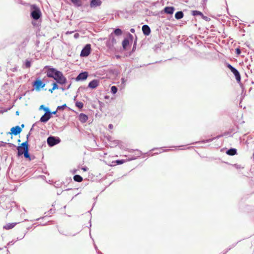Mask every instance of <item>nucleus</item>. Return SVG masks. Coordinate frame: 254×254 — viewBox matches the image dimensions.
Returning <instances> with one entry per match:
<instances>
[{"instance_id": "obj_24", "label": "nucleus", "mask_w": 254, "mask_h": 254, "mask_svg": "<svg viewBox=\"0 0 254 254\" xmlns=\"http://www.w3.org/2000/svg\"><path fill=\"white\" fill-rule=\"evenodd\" d=\"M71 2L77 6H80L81 5L80 0H71Z\"/></svg>"}, {"instance_id": "obj_33", "label": "nucleus", "mask_w": 254, "mask_h": 254, "mask_svg": "<svg viewBox=\"0 0 254 254\" xmlns=\"http://www.w3.org/2000/svg\"><path fill=\"white\" fill-rule=\"evenodd\" d=\"M114 127H113V125L112 124H110L109 125V128L111 129H112Z\"/></svg>"}, {"instance_id": "obj_35", "label": "nucleus", "mask_w": 254, "mask_h": 254, "mask_svg": "<svg viewBox=\"0 0 254 254\" xmlns=\"http://www.w3.org/2000/svg\"><path fill=\"white\" fill-rule=\"evenodd\" d=\"M44 108H46L44 107V105H41L40 106V109H43V110H44Z\"/></svg>"}, {"instance_id": "obj_4", "label": "nucleus", "mask_w": 254, "mask_h": 254, "mask_svg": "<svg viewBox=\"0 0 254 254\" xmlns=\"http://www.w3.org/2000/svg\"><path fill=\"white\" fill-rule=\"evenodd\" d=\"M227 67L230 69V70L233 73V74L235 75L236 79L237 81L238 82H240L241 81V75L239 72V71L235 68L233 66H232L230 64H227Z\"/></svg>"}, {"instance_id": "obj_30", "label": "nucleus", "mask_w": 254, "mask_h": 254, "mask_svg": "<svg viewBox=\"0 0 254 254\" xmlns=\"http://www.w3.org/2000/svg\"><path fill=\"white\" fill-rule=\"evenodd\" d=\"M117 164H122L125 162L124 160H118L116 161Z\"/></svg>"}, {"instance_id": "obj_12", "label": "nucleus", "mask_w": 254, "mask_h": 254, "mask_svg": "<svg viewBox=\"0 0 254 254\" xmlns=\"http://www.w3.org/2000/svg\"><path fill=\"white\" fill-rule=\"evenodd\" d=\"M11 134H13L15 135H16L19 134L21 131V129L19 126H16L15 127H13L10 129Z\"/></svg>"}, {"instance_id": "obj_38", "label": "nucleus", "mask_w": 254, "mask_h": 254, "mask_svg": "<svg viewBox=\"0 0 254 254\" xmlns=\"http://www.w3.org/2000/svg\"><path fill=\"white\" fill-rule=\"evenodd\" d=\"M82 170H83L84 171H86L87 170V169L85 168H82Z\"/></svg>"}, {"instance_id": "obj_22", "label": "nucleus", "mask_w": 254, "mask_h": 254, "mask_svg": "<svg viewBox=\"0 0 254 254\" xmlns=\"http://www.w3.org/2000/svg\"><path fill=\"white\" fill-rule=\"evenodd\" d=\"M237 151L235 149H230L227 152V154L230 155H234L236 154Z\"/></svg>"}, {"instance_id": "obj_2", "label": "nucleus", "mask_w": 254, "mask_h": 254, "mask_svg": "<svg viewBox=\"0 0 254 254\" xmlns=\"http://www.w3.org/2000/svg\"><path fill=\"white\" fill-rule=\"evenodd\" d=\"M56 74L55 75L53 78L57 82L60 84H64L66 83V79L64 76L63 73L60 71L56 72Z\"/></svg>"}, {"instance_id": "obj_1", "label": "nucleus", "mask_w": 254, "mask_h": 254, "mask_svg": "<svg viewBox=\"0 0 254 254\" xmlns=\"http://www.w3.org/2000/svg\"><path fill=\"white\" fill-rule=\"evenodd\" d=\"M31 10V16L35 20L38 19L41 16V12L39 7L35 4L30 6Z\"/></svg>"}, {"instance_id": "obj_5", "label": "nucleus", "mask_w": 254, "mask_h": 254, "mask_svg": "<svg viewBox=\"0 0 254 254\" xmlns=\"http://www.w3.org/2000/svg\"><path fill=\"white\" fill-rule=\"evenodd\" d=\"M91 52V45L90 44L86 45L81 52L80 56L82 57L88 56Z\"/></svg>"}, {"instance_id": "obj_10", "label": "nucleus", "mask_w": 254, "mask_h": 254, "mask_svg": "<svg viewBox=\"0 0 254 254\" xmlns=\"http://www.w3.org/2000/svg\"><path fill=\"white\" fill-rule=\"evenodd\" d=\"M88 76L87 72H81L77 76L76 78L77 81L85 80Z\"/></svg>"}, {"instance_id": "obj_8", "label": "nucleus", "mask_w": 254, "mask_h": 254, "mask_svg": "<svg viewBox=\"0 0 254 254\" xmlns=\"http://www.w3.org/2000/svg\"><path fill=\"white\" fill-rule=\"evenodd\" d=\"M60 142V140L56 139L55 137L50 136L47 139V143L50 146H53Z\"/></svg>"}, {"instance_id": "obj_18", "label": "nucleus", "mask_w": 254, "mask_h": 254, "mask_svg": "<svg viewBox=\"0 0 254 254\" xmlns=\"http://www.w3.org/2000/svg\"><path fill=\"white\" fill-rule=\"evenodd\" d=\"M192 14L194 16H195V15H200L202 17H203V19H205V18H206V17L204 16L203 14V13L199 11H197V10H193V11H192Z\"/></svg>"}, {"instance_id": "obj_21", "label": "nucleus", "mask_w": 254, "mask_h": 254, "mask_svg": "<svg viewBox=\"0 0 254 254\" xmlns=\"http://www.w3.org/2000/svg\"><path fill=\"white\" fill-rule=\"evenodd\" d=\"M123 47L124 49H126L127 47L129 45V41L127 39H125L124 40L122 43Z\"/></svg>"}, {"instance_id": "obj_19", "label": "nucleus", "mask_w": 254, "mask_h": 254, "mask_svg": "<svg viewBox=\"0 0 254 254\" xmlns=\"http://www.w3.org/2000/svg\"><path fill=\"white\" fill-rule=\"evenodd\" d=\"M184 16V13L182 11H178L175 13V17L177 19H180Z\"/></svg>"}, {"instance_id": "obj_27", "label": "nucleus", "mask_w": 254, "mask_h": 254, "mask_svg": "<svg viewBox=\"0 0 254 254\" xmlns=\"http://www.w3.org/2000/svg\"><path fill=\"white\" fill-rule=\"evenodd\" d=\"M118 91V89L117 88L116 86H113L112 87H111V92L113 94H115L117 93Z\"/></svg>"}, {"instance_id": "obj_6", "label": "nucleus", "mask_w": 254, "mask_h": 254, "mask_svg": "<svg viewBox=\"0 0 254 254\" xmlns=\"http://www.w3.org/2000/svg\"><path fill=\"white\" fill-rule=\"evenodd\" d=\"M46 113L41 118L40 121L41 122H47L51 118V112H50L48 108H44Z\"/></svg>"}, {"instance_id": "obj_9", "label": "nucleus", "mask_w": 254, "mask_h": 254, "mask_svg": "<svg viewBox=\"0 0 254 254\" xmlns=\"http://www.w3.org/2000/svg\"><path fill=\"white\" fill-rule=\"evenodd\" d=\"M58 70H56L54 68H49L47 71V76L48 77L54 78L55 75L56 74V72H58Z\"/></svg>"}, {"instance_id": "obj_25", "label": "nucleus", "mask_w": 254, "mask_h": 254, "mask_svg": "<svg viewBox=\"0 0 254 254\" xmlns=\"http://www.w3.org/2000/svg\"><path fill=\"white\" fill-rule=\"evenodd\" d=\"M114 33L116 35H121L122 34V31L120 29L117 28L114 31Z\"/></svg>"}, {"instance_id": "obj_26", "label": "nucleus", "mask_w": 254, "mask_h": 254, "mask_svg": "<svg viewBox=\"0 0 254 254\" xmlns=\"http://www.w3.org/2000/svg\"><path fill=\"white\" fill-rule=\"evenodd\" d=\"M75 105H76V107H77L78 108H79L80 109L82 108L83 107V104L81 102H76Z\"/></svg>"}, {"instance_id": "obj_23", "label": "nucleus", "mask_w": 254, "mask_h": 254, "mask_svg": "<svg viewBox=\"0 0 254 254\" xmlns=\"http://www.w3.org/2000/svg\"><path fill=\"white\" fill-rule=\"evenodd\" d=\"M25 158H27L29 161L31 160V158L28 153V148H26L25 151L23 154Z\"/></svg>"}, {"instance_id": "obj_17", "label": "nucleus", "mask_w": 254, "mask_h": 254, "mask_svg": "<svg viewBox=\"0 0 254 254\" xmlns=\"http://www.w3.org/2000/svg\"><path fill=\"white\" fill-rule=\"evenodd\" d=\"M174 8L173 7H166L164 8V12L167 14H172L174 11Z\"/></svg>"}, {"instance_id": "obj_36", "label": "nucleus", "mask_w": 254, "mask_h": 254, "mask_svg": "<svg viewBox=\"0 0 254 254\" xmlns=\"http://www.w3.org/2000/svg\"><path fill=\"white\" fill-rule=\"evenodd\" d=\"M55 89L54 88H52L51 89H50L49 90V91L51 92V93L53 92V91Z\"/></svg>"}, {"instance_id": "obj_32", "label": "nucleus", "mask_w": 254, "mask_h": 254, "mask_svg": "<svg viewBox=\"0 0 254 254\" xmlns=\"http://www.w3.org/2000/svg\"><path fill=\"white\" fill-rule=\"evenodd\" d=\"M236 53L237 55H240L241 53V50L240 49L237 48L236 49Z\"/></svg>"}, {"instance_id": "obj_16", "label": "nucleus", "mask_w": 254, "mask_h": 254, "mask_svg": "<svg viewBox=\"0 0 254 254\" xmlns=\"http://www.w3.org/2000/svg\"><path fill=\"white\" fill-rule=\"evenodd\" d=\"M101 1L100 0H92L90 2V6L91 7L100 5Z\"/></svg>"}, {"instance_id": "obj_11", "label": "nucleus", "mask_w": 254, "mask_h": 254, "mask_svg": "<svg viewBox=\"0 0 254 254\" xmlns=\"http://www.w3.org/2000/svg\"><path fill=\"white\" fill-rule=\"evenodd\" d=\"M99 84V81L98 80L94 79L89 82L88 87L92 89L96 88Z\"/></svg>"}, {"instance_id": "obj_7", "label": "nucleus", "mask_w": 254, "mask_h": 254, "mask_svg": "<svg viewBox=\"0 0 254 254\" xmlns=\"http://www.w3.org/2000/svg\"><path fill=\"white\" fill-rule=\"evenodd\" d=\"M33 86L36 90H39L40 89L45 87V84L40 79H37L34 82Z\"/></svg>"}, {"instance_id": "obj_28", "label": "nucleus", "mask_w": 254, "mask_h": 254, "mask_svg": "<svg viewBox=\"0 0 254 254\" xmlns=\"http://www.w3.org/2000/svg\"><path fill=\"white\" fill-rule=\"evenodd\" d=\"M25 65L26 68H29L31 66V62L29 61H26Z\"/></svg>"}, {"instance_id": "obj_37", "label": "nucleus", "mask_w": 254, "mask_h": 254, "mask_svg": "<svg viewBox=\"0 0 254 254\" xmlns=\"http://www.w3.org/2000/svg\"><path fill=\"white\" fill-rule=\"evenodd\" d=\"M56 113H57V111H54V112H53L51 113V114H56Z\"/></svg>"}, {"instance_id": "obj_34", "label": "nucleus", "mask_w": 254, "mask_h": 254, "mask_svg": "<svg viewBox=\"0 0 254 254\" xmlns=\"http://www.w3.org/2000/svg\"><path fill=\"white\" fill-rule=\"evenodd\" d=\"M74 37L75 38H77L79 37V34L78 33H75L74 35Z\"/></svg>"}, {"instance_id": "obj_39", "label": "nucleus", "mask_w": 254, "mask_h": 254, "mask_svg": "<svg viewBox=\"0 0 254 254\" xmlns=\"http://www.w3.org/2000/svg\"><path fill=\"white\" fill-rule=\"evenodd\" d=\"M131 32H132V31H133V29H132L131 30Z\"/></svg>"}, {"instance_id": "obj_20", "label": "nucleus", "mask_w": 254, "mask_h": 254, "mask_svg": "<svg viewBox=\"0 0 254 254\" xmlns=\"http://www.w3.org/2000/svg\"><path fill=\"white\" fill-rule=\"evenodd\" d=\"M73 180L77 182H81L83 180L82 178L79 175H76L73 177Z\"/></svg>"}, {"instance_id": "obj_13", "label": "nucleus", "mask_w": 254, "mask_h": 254, "mask_svg": "<svg viewBox=\"0 0 254 254\" xmlns=\"http://www.w3.org/2000/svg\"><path fill=\"white\" fill-rule=\"evenodd\" d=\"M142 31L144 35H148L150 34L151 30L149 27L147 25H144L142 27Z\"/></svg>"}, {"instance_id": "obj_3", "label": "nucleus", "mask_w": 254, "mask_h": 254, "mask_svg": "<svg viewBox=\"0 0 254 254\" xmlns=\"http://www.w3.org/2000/svg\"><path fill=\"white\" fill-rule=\"evenodd\" d=\"M26 148H28V145L27 141L22 143L20 146L17 147L18 156H19L22 155L25 151Z\"/></svg>"}, {"instance_id": "obj_14", "label": "nucleus", "mask_w": 254, "mask_h": 254, "mask_svg": "<svg viewBox=\"0 0 254 254\" xmlns=\"http://www.w3.org/2000/svg\"><path fill=\"white\" fill-rule=\"evenodd\" d=\"M16 224L17 223H9L3 226V228L5 230H10L13 228Z\"/></svg>"}, {"instance_id": "obj_15", "label": "nucleus", "mask_w": 254, "mask_h": 254, "mask_svg": "<svg viewBox=\"0 0 254 254\" xmlns=\"http://www.w3.org/2000/svg\"><path fill=\"white\" fill-rule=\"evenodd\" d=\"M88 119V118L87 116L84 114L81 113L79 116V121L83 123H85L87 121Z\"/></svg>"}, {"instance_id": "obj_29", "label": "nucleus", "mask_w": 254, "mask_h": 254, "mask_svg": "<svg viewBox=\"0 0 254 254\" xmlns=\"http://www.w3.org/2000/svg\"><path fill=\"white\" fill-rule=\"evenodd\" d=\"M66 105L65 104L62 106H58L57 108V109L59 110H63L66 107Z\"/></svg>"}, {"instance_id": "obj_31", "label": "nucleus", "mask_w": 254, "mask_h": 254, "mask_svg": "<svg viewBox=\"0 0 254 254\" xmlns=\"http://www.w3.org/2000/svg\"><path fill=\"white\" fill-rule=\"evenodd\" d=\"M53 88H54L55 90L58 88V85L56 82H54L53 83Z\"/></svg>"}]
</instances>
